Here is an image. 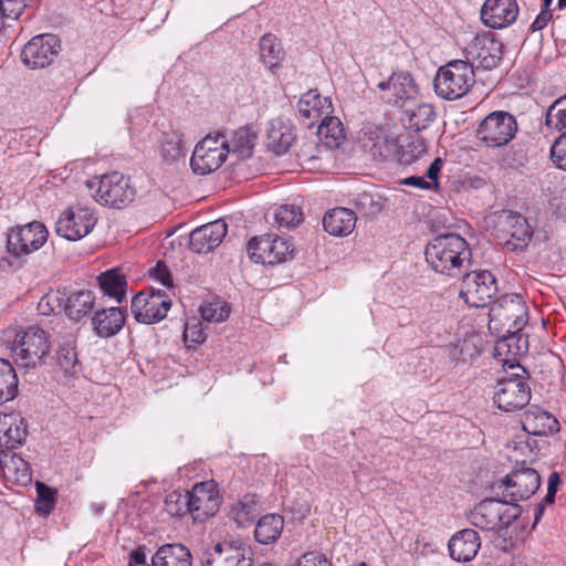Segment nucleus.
Listing matches in <instances>:
<instances>
[{"label": "nucleus", "instance_id": "f704fd0d", "mask_svg": "<svg viewBox=\"0 0 566 566\" xmlns=\"http://www.w3.org/2000/svg\"><path fill=\"white\" fill-rule=\"evenodd\" d=\"M317 135L328 148H337L345 139V128L338 117L329 114L319 120Z\"/></svg>", "mask_w": 566, "mask_h": 566}, {"label": "nucleus", "instance_id": "7ed1b4c3", "mask_svg": "<svg viewBox=\"0 0 566 566\" xmlns=\"http://www.w3.org/2000/svg\"><path fill=\"white\" fill-rule=\"evenodd\" d=\"M521 513V506L505 497H488L474 505L468 518L473 526L482 531L500 532L516 521Z\"/></svg>", "mask_w": 566, "mask_h": 566}, {"label": "nucleus", "instance_id": "4468645a", "mask_svg": "<svg viewBox=\"0 0 566 566\" xmlns=\"http://www.w3.org/2000/svg\"><path fill=\"white\" fill-rule=\"evenodd\" d=\"M247 251L256 263L276 264L292 256L294 249L289 240L268 234L252 238L248 242Z\"/></svg>", "mask_w": 566, "mask_h": 566}, {"label": "nucleus", "instance_id": "bb28decb", "mask_svg": "<svg viewBox=\"0 0 566 566\" xmlns=\"http://www.w3.org/2000/svg\"><path fill=\"white\" fill-rule=\"evenodd\" d=\"M522 424L525 431L534 436H546L559 430L557 419L537 406H531L525 411Z\"/></svg>", "mask_w": 566, "mask_h": 566}, {"label": "nucleus", "instance_id": "bf43d9fd", "mask_svg": "<svg viewBox=\"0 0 566 566\" xmlns=\"http://www.w3.org/2000/svg\"><path fill=\"white\" fill-rule=\"evenodd\" d=\"M553 14L549 10L544 9L539 12V14L536 17V19L531 24V30L533 32L543 30L548 21L552 19Z\"/></svg>", "mask_w": 566, "mask_h": 566}, {"label": "nucleus", "instance_id": "3c124183", "mask_svg": "<svg viewBox=\"0 0 566 566\" xmlns=\"http://www.w3.org/2000/svg\"><path fill=\"white\" fill-rule=\"evenodd\" d=\"M161 154L166 161L171 163L182 154L181 143L177 136L166 139L161 145Z\"/></svg>", "mask_w": 566, "mask_h": 566}, {"label": "nucleus", "instance_id": "052dcab7", "mask_svg": "<svg viewBox=\"0 0 566 566\" xmlns=\"http://www.w3.org/2000/svg\"><path fill=\"white\" fill-rule=\"evenodd\" d=\"M147 565L146 546H138L129 554V566Z\"/></svg>", "mask_w": 566, "mask_h": 566}, {"label": "nucleus", "instance_id": "603ef678", "mask_svg": "<svg viewBox=\"0 0 566 566\" xmlns=\"http://www.w3.org/2000/svg\"><path fill=\"white\" fill-rule=\"evenodd\" d=\"M294 566H332L329 559L321 552L303 554Z\"/></svg>", "mask_w": 566, "mask_h": 566}, {"label": "nucleus", "instance_id": "58836bf2", "mask_svg": "<svg viewBox=\"0 0 566 566\" xmlns=\"http://www.w3.org/2000/svg\"><path fill=\"white\" fill-rule=\"evenodd\" d=\"M260 500L255 494H245L230 511L231 517L240 527L251 524L258 515Z\"/></svg>", "mask_w": 566, "mask_h": 566}, {"label": "nucleus", "instance_id": "423d86ee", "mask_svg": "<svg viewBox=\"0 0 566 566\" xmlns=\"http://www.w3.org/2000/svg\"><path fill=\"white\" fill-rule=\"evenodd\" d=\"M517 132L515 117L505 111H494L488 114L479 124L475 136L488 148L507 145Z\"/></svg>", "mask_w": 566, "mask_h": 566}, {"label": "nucleus", "instance_id": "13d9d810", "mask_svg": "<svg viewBox=\"0 0 566 566\" xmlns=\"http://www.w3.org/2000/svg\"><path fill=\"white\" fill-rule=\"evenodd\" d=\"M401 185L416 187L419 189L431 190L433 189L424 176H410L400 181Z\"/></svg>", "mask_w": 566, "mask_h": 566}, {"label": "nucleus", "instance_id": "412c9836", "mask_svg": "<svg viewBox=\"0 0 566 566\" xmlns=\"http://www.w3.org/2000/svg\"><path fill=\"white\" fill-rule=\"evenodd\" d=\"M378 88L387 92V96H382L388 103L405 106L409 101L417 98L419 87L415 82L411 73L407 71L394 72L388 81L378 83Z\"/></svg>", "mask_w": 566, "mask_h": 566}, {"label": "nucleus", "instance_id": "e2e57ef3", "mask_svg": "<svg viewBox=\"0 0 566 566\" xmlns=\"http://www.w3.org/2000/svg\"><path fill=\"white\" fill-rule=\"evenodd\" d=\"M54 503L55 502H51V501H40L38 500L36 503H35V510L41 514V515H49L53 507H54Z\"/></svg>", "mask_w": 566, "mask_h": 566}, {"label": "nucleus", "instance_id": "39448f33", "mask_svg": "<svg viewBox=\"0 0 566 566\" xmlns=\"http://www.w3.org/2000/svg\"><path fill=\"white\" fill-rule=\"evenodd\" d=\"M474 83L473 65L468 61L453 60L439 67L433 86L440 97L454 101L464 96Z\"/></svg>", "mask_w": 566, "mask_h": 566}, {"label": "nucleus", "instance_id": "a211bd4d", "mask_svg": "<svg viewBox=\"0 0 566 566\" xmlns=\"http://www.w3.org/2000/svg\"><path fill=\"white\" fill-rule=\"evenodd\" d=\"M56 35L45 33L33 36L21 52L22 62L31 69H43L50 65L60 51Z\"/></svg>", "mask_w": 566, "mask_h": 566}, {"label": "nucleus", "instance_id": "72a5a7b5", "mask_svg": "<svg viewBox=\"0 0 566 566\" xmlns=\"http://www.w3.org/2000/svg\"><path fill=\"white\" fill-rule=\"evenodd\" d=\"M436 113L433 106L428 103H421L415 107L403 109L401 120L406 128L420 132L429 127L434 120Z\"/></svg>", "mask_w": 566, "mask_h": 566}, {"label": "nucleus", "instance_id": "a878e982", "mask_svg": "<svg viewBox=\"0 0 566 566\" xmlns=\"http://www.w3.org/2000/svg\"><path fill=\"white\" fill-rule=\"evenodd\" d=\"M481 547V538L474 530L464 528L454 534L448 544L450 556L457 562L472 560Z\"/></svg>", "mask_w": 566, "mask_h": 566}, {"label": "nucleus", "instance_id": "dca6fc26", "mask_svg": "<svg viewBox=\"0 0 566 566\" xmlns=\"http://www.w3.org/2000/svg\"><path fill=\"white\" fill-rule=\"evenodd\" d=\"M170 298L163 291H142L132 300V312L137 322L153 324L167 316Z\"/></svg>", "mask_w": 566, "mask_h": 566}, {"label": "nucleus", "instance_id": "4d7b16f0", "mask_svg": "<svg viewBox=\"0 0 566 566\" xmlns=\"http://www.w3.org/2000/svg\"><path fill=\"white\" fill-rule=\"evenodd\" d=\"M151 275L158 280L165 286H171L172 280L169 270L163 262H158L155 269L151 271Z\"/></svg>", "mask_w": 566, "mask_h": 566}, {"label": "nucleus", "instance_id": "6e6552de", "mask_svg": "<svg viewBox=\"0 0 566 566\" xmlns=\"http://www.w3.org/2000/svg\"><path fill=\"white\" fill-rule=\"evenodd\" d=\"M527 319V306L520 294H505L497 298L490 308V324L501 325L511 335L522 331ZM509 339H513V336Z\"/></svg>", "mask_w": 566, "mask_h": 566}, {"label": "nucleus", "instance_id": "aec40b11", "mask_svg": "<svg viewBox=\"0 0 566 566\" xmlns=\"http://www.w3.org/2000/svg\"><path fill=\"white\" fill-rule=\"evenodd\" d=\"M189 513L193 520L205 521L214 515L220 506V499L212 482H200L187 492Z\"/></svg>", "mask_w": 566, "mask_h": 566}, {"label": "nucleus", "instance_id": "774afa93", "mask_svg": "<svg viewBox=\"0 0 566 566\" xmlns=\"http://www.w3.org/2000/svg\"><path fill=\"white\" fill-rule=\"evenodd\" d=\"M556 106H566V95L557 99Z\"/></svg>", "mask_w": 566, "mask_h": 566}, {"label": "nucleus", "instance_id": "f03ea898", "mask_svg": "<svg viewBox=\"0 0 566 566\" xmlns=\"http://www.w3.org/2000/svg\"><path fill=\"white\" fill-rule=\"evenodd\" d=\"M2 343L13 353L17 364L23 368H36L49 353L48 334L39 326L8 327Z\"/></svg>", "mask_w": 566, "mask_h": 566}, {"label": "nucleus", "instance_id": "8fccbe9b", "mask_svg": "<svg viewBox=\"0 0 566 566\" xmlns=\"http://www.w3.org/2000/svg\"><path fill=\"white\" fill-rule=\"evenodd\" d=\"M551 157L559 169L566 171V133L562 134L553 144Z\"/></svg>", "mask_w": 566, "mask_h": 566}, {"label": "nucleus", "instance_id": "69168bd1", "mask_svg": "<svg viewBox=\"0 0 566 566\" xmlns=\"http://www.w3.org/2000/svg\"><path fill=\"white\" fill-rule=\"evenodd\" d=\"M544 511H545L544 503H538L537 506L535 507V512H534V525L541 521V518L544 514Z\"/></svg>", "mask_w": 566, "mask_h": 566}, {"label": "nucleus", "instance_id": "ddd939ff", "mask_svg": "<svg viewBox=\"0 0 566 566\" xmlns=\"http://www.w3.org/2000/svg\"><path fill=\"white\" fill-rule=\"evenodd\" d=\"M541 476L533 468L524 467L514 469L501 480L497 489H503L502 496L511 503L530 499L539 488Z\"/></svg>", "mask_w": 566, "mask_h": 566}, {"label": "nucleus", "instance_id": "5701e85b", "mask_svg": "<svg viewBox=\"0 0 566 566\" xmlns=\"http://www.w3.org/2000/svg\"><path fill=\"white\" fill-rule=\"evenodd\" d=\"M298 118L308 128L333 113L329 97L322 96L316 90L303 94L297 103Z\"/></svg>", "mask_w": 566, "mask_h": 566}, {"label": "nucleus", "instance_id": "37998d69", "mask_svg": "<svg viewBox=\"0 0 566 566\" xmlns=\"http://www.w3.org/2000/svg\"><path fill=\"white\" fill-rule=\"evenodd\" d=\"M356 209L363 214H376L384 208L382 197L378 193L363 191L354 199Z\"/></svg>", "mask_w": 566, "mask_h": 566}, {"label": "nucleus", "instance_id": "de8ad7c7", "mask_svg": "<svg viewBox=\"0 0 566 566\" xmlns=\"http://www.w3.org/2000/svg\"><path fill=\"white\" fill-rule=\"evenodd\" d=\"M557 99L547 108L545 124L548 128L566 133V106H556Z\"/></svg>", "mask_w": 566, "mask_h": 566}, {"label": "nucleus", "instance_id": "f8f14e48", "mask_svg": "<svg viewBox=\"0 0 566 566\" xmlns=\"http://www.w3.org/2000/svg\"><path fill=\"white\" fill-rule=\"evenodd\" d=\"M96 222L97 217L93 209L74 206L61 213L56 221L55 231L69 241H77L91 233Z\"/></svg>", "mask_w": 566, "mask_h": 566}, {"label": "nucleus", "instance_id": "6e6d98bb", "mask_svg": "<svg viewBox=\"0 0 566 566\" xmlns=\"http://www.w3.org/2000/svg\"><path fill=\"white\" fill-rule=\"evenodd\" d=\"M559 484H560V478H559L558 473L557 472L551 473V475L548 478L547 493L541 503H544L545 506H546V504H553L555 501V495H556Z\"/></svg>", "mask_w": 566, "mask_h": 566}, {"label": "nucleus", "instance_id": "4c0bfd02", "mask_svg": "<svg viewBox=\"0 0 566 566\" xmlns=\"http://www.w3.org/2000/svg\"><path fill=\"white\" fill-rule=\"evenodd\" d=\"M256 135L251 128L243 126L232 132L230 139L227 138L229 153H234L239 158H249L255 146Z\"/></svg>", "mask_w": 566, "mask_h": 566}, {"label": "nucleus", "instance_id": "2eb2a0df", "mask_svg": "<svg viewBox=\"0 0 566 566\" xmlns=\"http://www.w3.org/2000/svg\"><path fill=\"white\" fill-rule=\"evenodd\" d=\"M49 232L41 222L18 226L8 234V251L15 258L38 251L48 240Z\"/></svg>", "mask_w": 566, "mask_h": 566}, {"label": "nucleus", "instance_id": "b1692460", "mask_svg": "<svg viewBox=\"0 0 566 566\" xmlns=\"http://www.w3.org/2000/svg\"><path fill=\"white\" fill-rule=\"evenodd\" d=\"M518 7L515 0H486L481 9V20L492 29H503L515 22Z\"/></svg>", "mask_w": 566, "mask_h": 566}, {"label": "nucleus", "instance_id": "6ab92c4d", "mask_svg": "<svg viewBox=\"0 0 566 566\" xmlns=\"http://www.w3.org/2000/svg\"><path fill=\"white\" fill-rule=\"evenodd\" d=\"M358 143L363 150L377 161L389 160L397 154L396 138L389 136L384 128L376 125L364 126Z\"/></svg>", "mask_w": 566, "mask_h": 566}, {"label": "nucleus", "instance_id": "680f3d73", "mask_svg": "<svg viewBox=\"0 0 566 566\" xmlns=\"http://www.w3.org/2000/svg\"><path fill=\"white\" fill-rule=\"evenodd\" d=\"M38 500L55 502L54 492L44 483L36 484Z\"/></svg>", "mask_w": 566, "mask_h": 566}, {"label": "nucleus", "instance_id": "c756f323", "mask_svg": "<svg viewBox=\"0 0 566 566\" xmlns=\"http://www.w3.org/2000/svg\"><path fill=\"white\" fill-rule=\"evenodd\" d=\"M125 319V313L119 307H109L97 311L92 318V324L98 336L107 338L123 328Z\"/></svg>", "mask_w": 566, "mask_h": 566}, {"label": "nucleus", "instance_id": "c03bdc74", "mask_svg": "<svg viewBox=\"0 0 566 566\" xmlns=\"http://www.w3.org/2000/svg\"><path fill=\"white\" fill-rule=\"evenodd\" d=\"M201 317L210 323H220L228 318L230 308L226 302L213 301L200 306Z\"/></svg>", "mask_w": 566, "mask_h": 566}, {"label": "nucleus", "instance_id": "09e8293b", "mask_svg": "<svg viewBox=\"0 0 566 566\" xmlns=\"http://www.w3.org/2000/svg\"><path fill=\"white\" fill-rule=\"evenodd\" d=\"M27 6L28 2L24 0H0L2 18L15 20L22 14Z\"/></svg>", "mask_w": 566, "mask_h": 566}, {"label": "nucleus", "instance_id": "a18cd8bd", "mask_svg": "<svg viewBox=\"0 0 566 566\" xmlns=\"http://www.w3.org/2000/svg\"><path fill=\"white\" fill-rule=\"evenodd\" d=\"M275 221L280 227H296L303 221V213L294 205H282L275 210Z\"/></svg>", "mask_w": 566, "mask_h": 566}, {"label": "nucleus", "instance_id": "20e7f679", "mask_svg": "<svg viewBox=\"0 0 566 566\" xmlns=\"http://www.w3.org/2000/svg\"><path fill=\"white\" fill-rule=\"evenodd\" d=\"M96 202L113 209H123L133 202L136 189L130 178L119 171H112L86 182Z\"/></svg>", "mask_w": 566, "mask_h": 566}, {"label": "nucleus", "instance_id": "7c9ffc66", "mask_svg": "<svg viewBox=\"0 0 566 566\" xmlns=\"http://www.w3.org/2000/svg\"><path fill=\"white\" fill-rule=\"evenodd\" d=\"M356 224L354 211L347 208H335L326 212L323 218V227L334 237H345L353 232Z\"/></svg>", "mask_w": 566, "mask_h": 566}, {"label": "nucleus", "instance_id": "e433bc0d", "mask_svg": "<svg viewBox=\"0 0 566 566\" xmlns=\"http://www.w3.org/2000/svg\"><path fill=\"white\" fill-rule=\"evenodd\" d=\"M94 295L90 291H77L67 295L64 304L65 314L73 321H80L94 307Z\"/></svg>", "mask_w": 566, "mask_h": 566}, {"label": "nucleus", "instance_id": "0eeeda50", "mask_svg": "<svg viewBox=\"0 0 566 566\" xmlns=\"http://www.w3.org/2000/svg\"><path fill=\"white\" fill-rule=\"evenodd\" d=\"M511 369H518L522 374L514 373L510 377L497 381V389L494 392V402L497 408L506 412L515 411L525 407L531 399V389L525 377V369L518 364L511 363Z\"/></svg>", "mask_w": 566, "mask_h": 566}, {"label": "nucleus", "instance_id": "5fc2aeb1", "mask_svg": "<svg viewBox=\"0 0 566 566\" xmlns=\"http://www.w3.org/2000/svg\"><path fill=\"white\" fill-rule=\"evenodd\" d=\"M442 166H443V160L441 158H436L431 165L428 167L427 171H426V178H427V181H429V184L431 185V187L433 189H438L439 188V174L442 169Z\"/></svg>", "mask_w": 566, "mask_h": 566}, {"label": "nucleus", "instance_id": "49530a36", "mask_svg": "<svg viewBox=\"0 0 566 566\" xmlns=\"http://www.w3.org/2000/svg\"><path fill=\"white\" fill-rule=\"evenodd\" d=\"M165 510L172 516H184L189 513V502L187 499V492H171L165 500Z\"/></svg>", "mask_w": 566, "mask_h": 566}, {"label": "nucleus", "instance_id": "9d476101", "mask_svg": "<svg viewBox=\"0 0 566 566\" xmlns=\"http://www.w3.org/2000/svg\"><path fill=\"white\" fill-rule=\"evenodd\" d=\"M228 154L229 149L224 135H208L196 145L190 159L191 168L193 172L199 175L211 174L221 167Z\"/></svg>", "mask_w": 566, "mask_h": 566}, {"label": "nucleus", "instance_id": "0e129e2a", "mask_svg": "<svg viewBox=\"0 0 566 566\" xmlns=\"http://www.w3.org/2000/svg\"><path fill=\"white\" fill-rule=\"evenodd\" d=\"M409 146L417 153L415 157L426 151L424 140L420 137L416 138Z\"/></svg>", "mask_w": 566, "mask_h": 566}, {"label": "nucleus", "instance_id": "864d4df0", "mask_svg": "<svg viewBox=\"0 0 566 566\" xmlns=\"http://www.w3.org/2000/svg\"><path fill=\"white\" fill-rule=\"evenodd\" d=\"M184 337L186 342L200 344L205 342L206 334L199 322H188L185 326Z\"/></svg>", "mask_w": 566, "mask_h": 566}, {"label": "nucleus", "instance_id": "1a4fd4ad", "mask_svg": "<svg viewBox=\"0 0 566 566\" xmlns=\"http://www.w3.org/2000/svg\"><path fill=\"white\" fill-rule=\"evenodd\" d=\"M495 237L509 251H522L533 235V230L525 217L512 211H503L495 224Z\"/></svg>", "mask_w": 566, "mask_h": 566}, {"label": "nucleus", "instance_id": "473e14b6", "mask_svg": "<svg viewBox=\"0 0 566 566\" xmlns=\"http://www.w3.org/2000/svg\"><path fill=\"white\" fill-rule=\"evenodd\" d=\"M284 528V520L279 514H266L259 520L254 528V537L262 545L275 543Z\"/></svg>", "mask_w": 566, "mask_h": 566}, {"label": "nucleus", "instance_id": "a19ab883", "mask_svg": "<svg viewBox=\"0 0 566 566\" xmlns=\"http://www.w3.org/2000/svg\"><path fill=\"white\" fill-rule=\"evenodd\" d=\"M260 59L270 69L275 67L284 56V51L277 38L271 33L260 39Z\"/></svg>", "mask_w": 566, "mask_h": 566}, {"label": "nucleus", "instance_id": "c85d7f7f", "mask_svg": "<svg viewBox=\"0 0 566 566\" xmlns=\"http://www.w3.org/2000/svg\"><path fill=\"white\" fill-rule=\"evenodd\" d=\"M268 146L276 155L285 154L295 140L292 126L282 118L272 119L266 128Z\"/></svg>", "mask_w": 566, "mask_h": 566}, {"label": "nucleus", "instance_id": "ea45409f", "mask_svg": "<svg viewBox=\"0 0 566 566\" xmlns=\"http://www.w3.org/2000/svg\"><path fill=\"white\" fill-rule=\"evenodd\" d=\"M17 394V373L9 360L0 358V406L12 400Z\"/></svg>", "mask_w": 566, "mask_h": 566}, {"label": "nucleus", "instance_id": "f257e3e1", "mask_svg": "<svg viewBox=\"0 0 566 566\" xmlns=\"http://www.w3.org/2000/svg\"><path fill=\"white\" fill-rule=\"evenodd\" d=\"M426 261L437 273L455 276L461 273L463 263L470 260L468 242L457 233L433 238L426 247Z\"/></svg>", "mask_w": 566, "mask_h": 566}, {"label": "nucleus", "instance_id": "79ce46f5", "mask_svg": "<svg viewBox=\"0 0 566 566\" xmlns=\"http://www.w3.org/2000/svg\"><path fill=\"white\" fill-rule=\"evenodd\" d=\"M56 365L64 375H74L78 369L77 353L72 342L61 344L56 350Z\"/></svg>", "mask_w": 566, "mask_h": 566}, {"label": "nucleus", "instance_id": "4be33fe9", "mask_svg": "<svg viewBox=\"0 0 566 566\" xmlns=\"http://www.w3.org/2000/svg\"><path fill=\"white\" fill-rule=\"evenodd\" d=\"M252 553L233 543H218L208 552L203 566H252Z\"/></svg>", "mask_w": 566, "mask_h": 566}, {"label": "nucleus", "instance_id": "9b49d317", "mask_svg": "<svg viewBox=\"0 0 566 566\" xmlns=\"http://www.w3.org/2000/svg\"><path fill=\"white\" fill-rule=\"evenodd\" d=\"M496 292V280L490 271H472L467 273L462 279L460 296L469 306H486Z\"/></svg>", "mask_w": 566, "mask_h": 566}, {"label": "nucleus", "instance_id": "338daca9", "mask_svg": "<svg viewBox=\"0 0 566 566\" xmlns=\"http://www.w3.org/2000/svg\"><path fill=\"white\" fill-rule=\"evenodd\" d=\"M23 467H24V470H23V473H22V483L31 480V475L28 472L25 463H23Z\"/></svg>", "mask_w": 566, "mask_h": 566}, {"label": "nucleus", "instance_id": "cd10ccee", "mask_svg": "<svg viewBox=\"0 0 566 566\" xmlns=\"http://www.w3.org/2000/svg\"><path fill=\"white\" fill-rule=\"evenodd\" d=\"M151 566H192V555L181 543L164 544L153 555Z\"/></svg>", "mask_w": 566, "mask_h": 566}, {"label": "nucleus", "instance_id": "393cba45", "mask_svg": "<svg viewBox=\"0 0 566 566\" xmlns=\"http://www.w3.org/2000/svg\"><path fill=\"white\" fill-rule=\"evenodd\" d=\"M227 232L228 227L224 220L209 222L190 233L189 247L193 252L208 253L222 242Z\"/></svg>", "mask_w": 566, "mask_h": 566}, {"label": "nucleus", "instance_id": "2f4dec72", "mask_svg": "<svg viewBox=\"0 0 566 566\" xmlns=\"http://www.w3.org/2000/svg\"><path fill=\"white\" fill-rule=\"evenodd\" d=\"M27 423L15 412L0 415V440H4L8 448H15L27 437Z\"/></svg>", "mask_w": 566, "mask_h": 566}, {"label": "nucleus", "instance_id": "c9c22d12", "mask_svg": "<svg viewBox=\"0 0 566 566\" xmlns=\"http://www.w3.org/2000/svg\"><path fill=\"white\" fill-rule=\"evenodd\" d=\"M97 282L101 290L111 298H114L118 303L123 301L126 293V277L119 270L111 269L97 276Z\"/></svg>", "mask_w": 566, "mask_h": 566}, {"label": "nucleus", "instance_id": "f3484780", "mask_svg": "<svg viewBox=\"0 0 566 566\" xmlns=\"http://www.w3.org/2000/svg\"><path fill=\"white\" fill-rule=\"evenodd\" d=\"M504 45L494 33L476 34L465 48L467 57L478 62L483 70H493L503 59Z\"/></svg>", "mask_w": 566, "mask_h": 566}]
</instances>
